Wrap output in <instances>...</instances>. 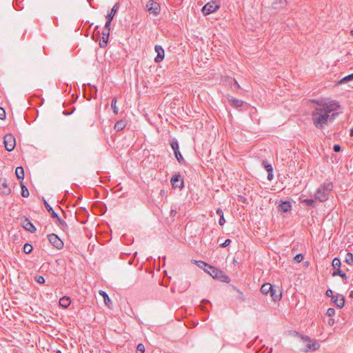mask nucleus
<instances>
[{"instance_id": "obj_1", "label": "nucleus", "mask_w": 353, "mask_h": 353, "mask_svg": "<svg viewBox=\"0 0 353 353\" xmlns=\"http://www.w3.org/2000/svg\"><path fill=\"white\" fill-rule=\"evenodd\" d=\"M316 106L312 112V119L314 126L323 129L329 122H333L340 108L339 102L334 100L316 101Z\"/></svg>"}, {"instance_id": "obj_27", "label": "nucleus", "mask_w": 353, "mask_h": 353, "mask_svg": "<svg viewBox=\"0 0 353 353\" xmlns=\"http://www.w3.org/2000/svg\"><path fill=\"white\" fill-rule=\"evenodd\" d=\"M341 265V260L339 258L336 257L332 260V265L336 270L340 269Z\"/></svg>"}, {"instance_id": "obj_31", "label": "nucleus", "mask_w": 353, "mask_h": 353, "mask_svg": "<svg viewBox=\"0 0 353 353\" xmlns=\"http://www.w3.org/2000/svg\"><path fill=\"white\" fill-rule=\"evenodd\" d=\"M117 98L116 97H114L112 99V102H111V107L113 110V112L115 114H118V112H119V108L117 107Z\"/></svg>"}, {"instance_id": "obj_24", "label": "nucleus", "mask_w": 353, "mask_h": 353, "mask_svg": "<svg viewBox=\"0 0 353 353\" xmlns=\"http://www.w3.org/2000/svg\"><path fill=\"white\" fill-rule=\"evenodd\" d=\"M15 174L18 179L23 180L24 179V170L23 167L19 166L15 170Z\"/></svg>"}, {"instance_id": "obj_32", "label": "nucleus", "mask_w": 353, "mask_h": 353, "mask_svg": "<svg viewBox=\"0 0 353 353\" xmlns=\"http://www.w3.org/2000/svg\"><path fill=\"white\" fill-rule=\"evenodd\" d=\"M109 36H102V39L100 41L99 46L101 48H105L108 41Z\"/></svg>"}, {"instance_id": "obj_57", "label": "nucleus", "mask_w": 353, "mask_h": 353, "mask_svg": "<svg viewBox=\"0 0 353 353\" xmlns=\"http://www.w3.org/2000/svg\"><path fill=\"white\" fill-rule=\"evenodd\" d=\"M235 84L236 85L237 87H239V85L238 84L236 81H235Z\"/></svg>"}, {"instance_id": "obj_6", "label": "nucleus", "mask_w": 353, "mask_h": 353, "mask_svg": "<svg viewBox=\"0 0 353 353\" xmlns=\"http://www.w3.org/2000/svg\"><path fill=\"white\" fill-rule=\"evenodd\" d=\"M3 143L6 150L8 152L12 151L16 145L15 138L12 134H7L5 135Z\"/></svg>"}, {"instance_id": "obj_21", "label": "nucleus", "mask_w": 353, "mask_h": 353, "mask_svg": "<svg viewBox=\"0 0 353 353\" xmlns=\"http://www.w3.org/2000/svg\"><path fill=\"white\" fill-rule=\"evenodd\" d=\"M71 303L70 299L68 296H63L59 300V305L64 307L67 308Z\"/></svg>"}, {"instance_id": "obj_47", "label": "nucleus", "mask_w": 353, "mask_h": 353, "mask_svg": "<svg viewBox=\"0 0 353 353\" xmlns=\"http://www.w3.org/2000/svg\"><path fill=\"white\" fill-rule=\"evenodd\" d=\"M225 223V220L224 219V216H221L219 219V223L220 225H223Z\"/></svg>"}, {"instance_id": "obj_53", "label": "nucleus", "mask_w": 353, "mask_h": 353, "mask_svg": "<svg viewBox=\"0 0 353 353\" xmlns=\"http://www.w3.org/2000/svg\"><path fill=\"white\" fill-rule=\"evenodd\" d=\"M202 303H210V301L206 299H203Z\"/></svg>"}, {"instance_id": "obj_51", "label": "nucleus", "mask_w": 353, "mask_h": 353, "mask_svg": "<svg viewBox=\"0 0 353 353\" xmlns=\"http://www.w3.org/2000/svg\"><path fill=\"white\" fill-rule=\"evenodd\" d=\"M176 213H177V212L176 210H171V211H170V214L172 216H174L176 214Z\"/></svg>"}, {"instance_id": "obj_22", "label": "nucleus", "mask_w": 353, "mask_h": 353, "mask_svg": "<svg viewBox=\"0 0 353 353\" xmlns=\"http://www.w3.org/2000/svg\"><path fill=\"white\" fill-rule=\"evenodd\" d=\"M44 205L49 213H50L52 218H58L57 214L53 210L52 208L43 199Z\"/></svg>"}, {"instance_id": "obj_39", "label": "nucleus", "mask_w": 353, "mask_h": 353, "mask_svg": "<svg viewBox=\"0 0 353 353\" xmlns=\"http://www.w3.org/2000/svg\"><path fill=\"white\" fill-rule=\"evenodd\" d=\"M303 255L302 254H296L294 258V260L296 262V263H300L303 261Z\"/></svg>"}, {"instance_id": "obj_46", "label": "nucleus", "mask_w": 353, "mask_h": 353, "mask_svg": "<svg viewBox=\"0 0 353 353\" xmlns=\"http://www.w3.org/2000/svg\"><path fill=\"white\" fill-rule=\"evenodd\" d=\"M333 150L335 152H339L341 151V146L338 144H336L334 145L333 147Z\"/></svg>"}, {"instance_id": "obj_17", "label": "nucleus", "mask_w": 353, "mask_h": 353, "mask_svg": "<svg viewBox=\"0 0 353 353\" xmlns=\"http://www.w3.org/2000/svg\"><path fill=\"white\" fill-rule=\"evenodd\" d=\"M228 99L230 104L234 108L241 107L244 103V102L242 100L236 99L233 97H228Z\"/></svg>"}, {"instance_id": "obj_42", "label": "nucleus", "mask_w": 353, "mask_h": 353, "mask_svg": "<svg viewBox=\"0 0 353 353\" xmlns=\"http://www.w3.org/2000/svg\"><path fill=\"white\" fill-rule=\"evenodd\" d=\"M110 28H103L102 30V35L103 36H109L110 35Z\"/></svg>"}, {"instance_id": "obj_10", "label": "nucleus", "mask_w": 353, "mask_h": 353, "mask_svg": "<svg viewBox=\"0 0 353 353\" xmlns=\"http://www.w3.org/2000/svg\"><path fill=\"white\" fill-rule=\"evenodd\" d=\"M21 225L26 230L30 232L31 233H34L37 230L35 226L28 218L26 217L21 221Z\"/></svg>"}, {"instance_id": "obj_25", "label": "nucleus", "mask_w": 353, "mask_h": 353, "mask_svg": "<svg viewBox=\"0 0 353 353\" xmlns=\"http://www.w3.org/2000/svg\"><path fill=\"white\" fill-rule=\"evenodd\" d=\"M353 81V73L349 75L345 76V77L342 78L337 82V85H341L343 83H346L349 81Z\"/></svg>"}, {"instance_id": "obj_4", "label": "nucleus", "mask_w": 353, "mask_h": 353, "mask_svg": "<svg viewBox=\"0 0 353 353\" xmlns=\"http://www.w3.org/2000/svg\"><path fill=\"white\" fill-rule=\"evenodd\" d=\"M212 278L225 283H229L230 279L223 271L212 265H208V269H204Z\"/></svg>"}, {"instance_id": "obj_45", "label": "nucleus", "mask_w": 353, "mask_h": 353, "mask_svg": "<svg viewBox=\"0 0 353 353\" xmlns=\"http://www.w3.org/2000/svg\"><path fill=\"white\" fill-rule=\"evenodd\" d=\"M325 295H326L327 296H328V297H331L332 299V296H334L333 295V292H332V290H330V289H328V290H326V292H325Z\"/></svg>"}, {"instance_id": "obj_38", "label": "nucleus", "mask_w": 353, "mask_h": 353, "mask_svg": "<svg viewBox=\"0 0 353 353\" xmlns=\"http://www.w3.org/2000/svg\"><path fill=\"white\" fill-rule=\"evenodd\" d=\"M137 352H139L140 353L145 352V347H144L143 344H142V343L138 344V345L137 346Z\"/></svg>"}, {"instance_id": "obj_50", "label": "nucleus", "mask_w": 353, "mask_h": 353, "mask_svg": "<svg viewBox=\"0 0 353 353\" xmlns=\"http://www.w3.org/2000/svg\"><path fill=\"white\" fill-rule=\"evenodd\" d=\"M216 214L221 217V216H223V212L221 209L218 208L216 210Z\"/></svg>"}, {"instance_id": "obj_55", "label": "nucleus", "mask_w": 353, "mask_h": 353, "mask_svg": "<svg viewBox=\"0 0 353 353\" xmlns=\"http://www.w3.org/2000/svg\"><path fill=\"white\" fill-rule=\"evenodd\" d=\"M350 296L351 298H353V290L350 292Z\"/></svg>"}, {"instance_id": "obj_41", "label": "nucleus", "mask_w": 353, "mask_h": 353, "mask_svg": "<svg viewBox=\"0 0 353 353\" xmlns=\"http://www.w3.org/2000/svg\"><path fill=\"white\" fill-rule=\"evenodd\" d=\"M6 118V112L3 108H0V119H4Z\"/></svg>"}, {"instance_id": "obj_59", "label": "nucleus", "mask_w": 353, "mask_h": 353, "mask_svg": "<svg viewBox=\"0 0 353 353\" xmlns=\"http://www.w3.org/2000/svg\"><path fill=\"white\" fill-rule=\"evenodd\" d=\"M57 353H62L60 350H58Z\"/></svg>"}, {"instance_id": "obj_43", "label": "nucleus", "mask_w": 353, "mask_h": 353, "mask_svg": "<svg viewBox=\"0 0 353 353\" xmlns=\"http://www.w3.org/2000/svg\"><path fill=\"white\" fill-rule=\"evenodd\" d=\"M303 202L307 203L308 205H312L314 203V201L312 199H306L303 201Z\"/></svg>"}, {"instance_id": "obj_56", "label": "nucleus", "mask_w": 353, "mask_h": 353, "mask_svg": "<svg viewBox=\"0 0 353 353\" xmlns=\"http://www.w3.org/2000/svg\"><path fill=\"white\" fill-rule=\"evenodd\" d=\"M199 307H200L201 310H205V307L204 306L200 305Z\"/></svg>"}, {"instance_id": "obj_58", "label": "nucleus", "mask_w": 353, "mask_h": 353, "mask_svg": "<svg viewBox=\"0 0 353 353\" xmlns=\"http://www.w3.org/2000/svg\"><path fill=\"white\" fill-rule=\"evenodd\" d=\"M350 34H351L352 36H353V30H352L350 31Z\"/></svg>"}, {"instance_id": "obj_14", "label": "nucleus", "mask_w": 353, "mask_h": 353, "mask_svg": "<svg viewBox=\"0 0 353 353\" xmlns=\"http://www.w3.org/2000/svg\"><path fill=\"white\" fill-rule=\"evenodd\" d=\"M170 181L173 187L179 188L183 187V181L180 179V175H174Z\"/></svg>"}, {"instance_id": "obj_26", "label": "nucleus", "mask_w": 353, "mask_h": 353, "mask_svg": "<svg viewBox=\"0 0 353 353\" xmlns=\"http://www.w3.org/2000/svg\"><path fill=\"white\" fill-rule=\"evenodd\" d=\"M125 127V122L123 120L118 121L114 125V129L117 131H120L124 129Z\"/></svg>"}, {"instance_id": "obj_13", "label": "nucleus", "mask_w": 353, "mask_h": 353, "mask_svg": "<svg viewBox=\"0 0 353 353\" xmlns=\"http://www.w3.org/2000/svg\"><path fill=\"white\" fill-rule=\"evenodd\" d=\"M154 49L157 53V56L155 57L154 61L156 63H159L164 58V50L161 46L159 45H156Z\"/></svg>"}, {"instance_id": "obj_30", "label": "nucleus", "mask_w": 353, "mask_h": 353, "mask_svg": "<svg viewBox=\"0 0 353 353\" xmlns=\"http://www.w3.org/2000/svg\"><path fill=\"white\" fill-rule=\"evenodd\" d=\"M345 261L350 265L353 264V254L351 252H347L346 254Z\"/></svg>"}, {"instance_id": "obj_8", "label": "nucleus", "mask_w": 353, "mask_h": 353, "mask_svg": "<svg viewBox=\"0 0 353 353\" xmlns=\"http://www.w3.org/2000/svg\"><path fill=\"white\" fill-rule=\"evenodd\" d=\"M220 6L214 1H210L206 3L202 8V12L204 15L210 14L219 8Z\"/></svg>"}, {"instance_id": "obj_2", "label": "nucleus", "mask_w": 353, "mask_h": 353, "mask_svg": "<svg viewBox=\"0 0 353 353\" xmlns=\"http://www.w3.org/2000/svg\"><path fill=\"white\" fill-rule=\"evenodd\" d=\"M294 336H299L303 343V347L301 349L303 352H314L320 347L319 343L315 340L310 338L308 336L300 334L298 332H294Z\"/></svg>"}, {"instance_id": "obj_3", "label": "nucleus", "mask_w": 353, "mask_h": 353, "mask_svg": "<svg viewBox=\"0 0 353 353\" xmlns=\"http://www.w3.org/2000/svg\"><path fill=\"white\" fill-rule=\"evenodd\" d=\"M333 190V184L332 182H325L321 185L314 194V198L320 202H324L328 200L329 195Z\"/></svg>"}, {"instance_id": "obj_5", "label": "nucleus", "mask_w": 353, "mask_h": 353, "mask_svg": "<svg viewBox=\"0 0 353 353\" xmlns=\"http://www.w3.org/2000/svg\"><path fill=\"white\" fill-rule=\"evenodd\" d=\"M146 10L150 14L157 16L160 14L161 6L157 0H150L146 4Z\"/></svg>"}, {"instance_id": "obj_54", "label": "nucleus", "mask_w": 353, "mask_h": 353, "mask_svg": "<svg viewBox=\"0 0 353 353\" xmlns=\"http://www.w3.org/2000/svg\"><path fill=\"white\" fill-rule=\"evenodd\" d=\"M350 136L353 137V128L350 130Z\"/></svg>"}, {"instance_id": "obj_19", "label": "nucleus", "mask_w": 353, "mask_h": 353, "mask_svg": "<svg viewBox=\"0 0 353 353\" xmlns=\"http://www.w3.org/2000/svg\"><path fill=\"white\" fill-rule=\"evenodd\" d=\"M273 287L274 286L272 285L270 283H266L261 286V291L263 294H270V291L272 290Z\"/></svg>"}, {"instance_id": "obj_35", "label": "nucleus", "mask_w": 353, "mask_h": 353, "mask_svg": "<svg viewBox=\"0 0 353 353\" xmlns=\"http://www.w3.org/2000/svg\"><path fill=\"white\" fill-rule=\"evenodd\" d=\"M61 226V228L64 230L65 228L68 227L67 223L65 221H64L63 219H61L60 217L58 216V218H56Z\"/></svg>"}, {"instance_id": "obj_16", "label": "nucleus", "mask_w": 353, "mask_h": 353, "mask_svg": "<svg viewBox=\"0 0 353 353\" xmlns=\"http://www.w3.org/2000/svg\"><path fill=\"white\" fill-rule=\"evenodd\" d=\"M279 211L282 212H288L291 210L292 205L290 201H283L279 206Z\"/></svg>"}, {"instance_id": "obj_20", "label": "nucleus", "mask_w": 353, "mask_h": 353, "mask_svg": "<svg viewBox=\"0 0 353 353\" xmlns=\"http://www.w3.org/2000/svg\"><path fill=\"white\" fill-rule=\"evenodd\" d=\"M286 0H274L272 6L274 9H279L286 5Z\"/></svg>"}, {"instance_id": "obj_7", "label": "nucleus", "mask_w": 353, "mask_h": 353, "mask_svg": "<svg viewBox=\"0 0 353 353\" xmlns=\"http://www.w3.org/2000/svg\"><path fill=\"white\" fill-rule=\"evenodd\" d=\"M48 239L52 246L58 250H61L63 247V242L55 234H50L48 235Z\"/></svg>"}, {"instance_id": "obj_29", "label": "nucleus", "mask_w": 353, "mask_h": 353, "mask_svg": "<svg viewBox=\"0 0 353 353\" xmlns=\"http://www.w3.org/2000/svg\"><path fill=\"white\" fill-rule=\"evenodd\" d=\"M21 196L23 197H28L29 196V191L26 185L21 182Z\"/></svg>"}, {"instance_id": "obj_28", "label": "nucleus", "mask_w": 353, "mask_h": 353, "mask_svg": "<svg viewBox=\"0 0 353 353\" xmlns=\"http://www.w3.org/2000/svg\"><path fill=\"white\" fill-rule=\"evenodd\" d=\"M332 276H340L343 279H345V280L347 279L346 274L345 272H343L342 270H341V269H338V270L334 271L332 272Z\"/></svg>"}, {"instance_id": "obj_33", "label": "nucleus", "mask_w": 353, "mask_h": 353, "mask_svg": "<svg viewBox=\"0 0 353 353\" xmlns=\"http://www.w3.org/2000/svg\"><path fill=\"white\" fill-rule=\"evenodd\" d=\"M32 246L30 243H26L23 246V252L26 254H30L32 251Z\"/></svg>"}, {"instance_id": "obj_15", "label": "nucleus", "mask_w": 353, "mask_h": 353, "mask_svg": "<svg viewBox=\"0 0 353 353\" xmlns=\"http://www.w3.org/2000/svg\"><path fill=\"white\" fill-rule=\"evenodd\" d=\"M0 185L3 194L9 195L11 193V189L9 188L6 179H0Z\"/></svg>"}, {"instance_id": "obj_12", "label": "nucleus", "mask_w": 353, "mask_h": 353, "mask_svg": "<svg viewBox=\"0 0 353 353\" xmlns=\"http://www.w3.org/2000/svg\"><path fill=\"white\" fill-rule=\"evenodd\" d=\"M270 296L274 301H279L281 299L282 293L279 287L274 286L270 293Z\"/></svg>"}, {"instance_id": "obj_49", "label": "nucleus", "mask_w": 353, "mask_h": 353, "mask_svg": "<svg viewBox=\"0 0 353 353\" xmlns=\"http://www.w3.org/2000/svg\"><path fill=\"white\" fill-rule=\"evenodd\" d=\"M268 179L271 181L272 179H273V172H268Z\"/></svg>"}, {"instance_id": "obj_11", "label": "nucleus", "mask_w": 353, "mask_h": 353, "mask_svg": "<svg viewBox=\"0 0 353 353\" xmlns=\"http://www.w3.org/2000/svg\"><path fill=\"white\" fill-rule=\"evenodd\" d=\"M332 301L339 308H342L345 305V297L342 294H337L332 296Z\"/></svg>"}, {"instance_id": "obj_44", "label": "nucleus", "mask_w": 353, "mask_h": 353, "mask_svg": "<svg viewBox=\"0 0 353 353\" xmlns=\"http://www.w3.org/2000/svg\"><path fill=\"white\" fill-rule=\"evenodd\" d=\"M231 243V240L230 239H228L225 241L224 243H221V246L222 248H225L227 247L228 245H230V243Z\"/></svg>"}, {"instance_id": "obj_40", "label": "nucleus", "mask_w": 353, "mask_h": 353, "mask_svg": "<svg viewBox=\"0 0 353 353\" xmlns=\"http://www.w3.org/2000/svg\"><path fill=\"white\" fill-rule=\"evenodd\" d=\"M326 314L328 316H332L335 314V310L334 308L330 307L327 309Z\"/></svg>"}, {"instance_id": "obj_18", "label": "nucleus", "mask_w": 353, "mask_h": 353, "mask_svg": "<svg viewBox=\"0 0 353 353\" xmlns=\"http://www.w3.org/2000/svg\"><path fill=\"white\" fill-rule=\"evenodd\" d=\"M119 7V3L114 4V6L111 9L110 12L106 16L107 19L112 20L115 14L117 12Z\"/></svg>"}, {"instance_id": "obj_9", "label": "nucleus", "mask_w": 353, "mask_h": 353, "mask_svg": "<svg viewBox=\"0 0 353 353\" xmlns=\"http://www.w3.org/2000/svg\"><path fill=\"white\" fill-rule=\"evenodd\" d=\"M170 145L177 161L181 163H184L185 160L183 156L181 155V152H179V145L177 140H172Z\"/></svg>"}, {"instance_id": "obj_48", "label": "nucleus", "mask_w": 353, "mask_h": 353, "mask_svg": "<svg viewBox=\"0 0 353 353\" xmlns=\"http://www.w3.org/2000/svg\"><path fill=\"white\" fill-rule=\"evenodd\" d=\"M111 21H112V20L107 19V21H106V23L105 24L104 28H110Z\"/></svg>"}, {"instance_id": "obj_52", "label": "nucleus", "mask_w": 353, "mask_h": 353, "mask_svg": "<svg viewBox=\"0 0 353 353\" xmlns=\"http://www.w3.org/2000/svg\"><path fill=\"white\" fill-rule=\"evenodd\" d=\"M334 319H329V321H328L329 325L332 326V325H334Z\"/></svg>"}, {"instance_id": "obj_23", "label": "nucleus", "mask_w": 353, "mask_h": 353, "mask_svg": "<svg viewBox=\"0 0 353 353\" xmlns=\"http://www.w3.org/2000/svg\"><path fill=\"white\" fill-rule=\"evenodd\" d=\"M99 294L103 298L105 304L110 307V304L112 303V301L109 298L108 294L104 291L100 290Z\"/></svg>"}, {"instance_id": "obj_36", "label": "nucleus", "mask_w": 353, "mask_h": 353, "mask_svg": "<svg viewBox=\"0 0 353 353\" xmlns=\"http://www.w3.org/2000/svg\"><path fill=\"white\" fill-rule=\"evenodd\" d=\"M263 165L267 172H269V171L273 172V168H272V165L268 163L266 161L263 162Z\"/></svg>"}, {"instance_id": "obj_34", "label": "nucleus", "mask_w": 353, "mask_h": 353, "mask_svg": "<svg viewBox=\"0 0 353 353\" xmlns=\"http://www.w3.org/2000/svg\"><path fill=\"white\" fill-rule=\"evenodd\" d=\"M34 280L38 283H40V284H43L45 283V279L43 278V276H41V275H36L34 276Z\"/></svg>"}, {"instance_id": "obj_37", "label": "nucleus", "mask_w": 353, "mask_h": 353, "mask_svg": "<svg viewBox=\"0 0 353 353\" xmlns=\"http://www.w3.org/2000/svg\"><path fill=\"white\" fill-rule=\"evenodd\" d=\"M194 263L196 264V265L201 268H203V265L207 266L208 268V264L203 261H194Z\"/></svg>"}]
</instances>
